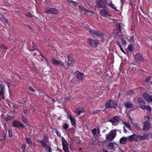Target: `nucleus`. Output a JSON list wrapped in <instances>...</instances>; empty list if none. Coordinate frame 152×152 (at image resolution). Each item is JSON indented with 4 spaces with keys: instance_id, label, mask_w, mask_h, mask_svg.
<instances>
[{
    "instance_id": "1",
    "label": "nucleus",
    "mask_w": 152,
    "mask_h": 152,
    "mask_svg": "<svg viewBox=\"0 0 152 152\" xmlns=\"http://www.w3.org/2000/svg\"><path fill=\"white\" fill-rule=\"evenodd\" d=\"M116 131L115 130L111 131L106 135V140L110 141H112L116 135Z\"/></svg>"
},
{
    "instance_id": "2",
    "label": "nucleus",
    "mask_w": 152,
    "mask_h": 152,
    "mask_svg": "<svg viewBox=\"0 0 152 152\" xmlns=\"http://www.w3.org/2000/svg\"><path fill=\"white\" fill-rule=\"evenodd\" d=\"M106 108H109L110 107L115 108L117 107V105L115 102L114 100H110L106 102L105 103Z\"/></svg>"
},
{
    "instance_id": "3",
    "label": "nucleus",
    "mask_w": 152,
    "mask_h": 152,
    "mask_svg": "<svg viewBox=\"0 0 152 152\" xmlns=\"http://www.w3.org/2000/svg\"><path fill=\"white\" fill-rule=\"evenodd\" d=\"M62 145L64 152H69V149L67 146V141L63 137H61Z\"/></svg>"
},
{
    "instance_id": "4",
    "label": "nucleus",
    "mask_w": 152,
    "mask_h": 152,
    "mask_svg": "<svg viewBox=\"0 0 152 152\" xmlns=\"http://www.w3.org/2000/svg\"><path fill=\"white\" fill-rule=\"evenodd\" d=\"M89 31L91 33V34L94 36H97L99 37H102L103 36V34L98 31L95 30H90Z\"/></svg>"
},
{
    "instance_id": "5",
    "label": "nucleus",
    "mask_w": 152,
    "mask_h": 152,
    "mask_svg": "<svg viewBox=\"0 0 152 152\" xmlns=\"http://www.w3.org/2000/svg\"><path fill=\"white\" fill-rule=\"evenodd\" d=\"M52 62L54 65H57L58 66L61 68L62 66H64V63L62 61H59L54 58H53Z\"/></svg>"
},
{
    "instance_id": "6",
    "label": "nucleus",
    "mask_w": 152,
    "mask_h": 152,
    "mask_svg": "<svg viewBox=\"0 0 152 152\" xmlns=\"http://www.w3.org/2000/svg\"><path fill=\"white\" fill-rule=\"evenodd\" d=\"M88 43L91 47H96L99 44V42L98 40H95L91 39H88Z\"/></svg>"
},
{
    "instance_id": "7",
    "label": "nucleus",
    "mask_w": 152,
    "mask_h": 152,
    "mask_svg": "<svg viewBox=\"0 0 152 152\" xmlns=\"http://www.w3.org/2000/svg\"><path fill=\"white\" fill-rule=\"evenodd\" d=\"M12 125L13 126L16 127H22L26 129L25 126H23V124L20 122L15 120L12 123Z\"/></svg>"
},
{
    "instance_id": "8",
    "label": "nucleus",
    "mask_w": 152,
    "mask_h": 152,
    "mask_svg": "<svg viewBox=\"0 0 152 152\" xmlns=\"http://www.w3.org/2000/svg\"><path fill=\"white\" fill-rule=\"evenodd\" d=\"M142 96L146 101L148 102H152V96L150 95L147 93H144Z\"/></svg>"
},
{
    "instance_id": "9",
    "label": "nucleus",
    "mask_w": 152,
    "mask_h": 152,
    "mask_svg": "<svg viewBox=\"0 0 152 152\" xmlns=\"http://www.w3.org/2000/svg\"><path fill=\"white\" fill-rule=\"evenodd\" d=\"M120 119L117 116L113 117L109 120V121L111 122L113 125L114 126H115L117 123L118 122Z\"/></svg>"
},
{
    "instance_id": "10",
    "label": "nucleus",
    "mask_w": 152,
    "mask_h": 152,
    "mask_svg": "<svg viewBox=\"0 0 152 152\" xmlns=\"http://www.w3.org/2000/svg\"><path fill=\"white\" fill-rule=\"evenodd\" d=\"M134 58L135 60L138 62H142L144 61L142 55L139 53L136 54L134 56Z\"/></svg>"
},
{
    "instance_id": "11",
    "label": "nucleus",
    "mask_w": 152,
    "mask_h": 152,
    "mask_svg": "<svg viewBox=\"0 0 152 152\" xmlns=\"http://www.w3.org/2000/svg\"><path fill=\"white\" fill-rule=\"evenodd\" d=\"M68 65L70 66H73L74 63V60L72 59V55H69L68 56Z\"/></svg>"
},
{
    "instance_id": "12",
    "label": "nucleus",
    "mask_w": 152,
    "mask_h": 152,
    "mask_svg": "<svg viewBox=\"0 0 152 152\" xmlns=\"http://www.w3.org/2000/svg\"><path fill=\"white\" fill-rule=\"evenodd\" d=\"M45 12L53 14H58V10L55 8H50L46 10Z\"/></svg>"
},
{
    "instance_id": "13",
    "label": "nucleus",
    "mask_w": 152,
    "mask_h": 152,
    "mask_svg": "<svg viewBox=\"0 0 152 152\" xmlns=\"http://www.w3.org/2000/svg\"><path fill=\"white\" fill-rule=\"evenodd\" d=\"M100 14L102 16L105 17H109L110 16H111V15L108 13L107 11L104 9H103L100 11Z\"/></svg>"
},
{
    "instance_id": "14",
    "label": "nucleus",
    "mask_w": 152,
    "mask_h": 152,
    "mask_svg": "<svg viewBox=\"0 0 152 152\" xmlns=\"http://www.w3.org/2000/svg\"><path fill=\"white\" fill-rule=\"evenodd\" d=\"M75 75L77 78L80 80H83L84 76L83 73H81L78 71L75 72Z\"/></svg>"
},
{
    "instance_id": "15",
    "label": "nucleus",
    "mask_w": 152,
    "mask_h": 152,
    "mask_svg": "<svg viewBox=\"0 0 152 152\" xmlns=\"http://www.w3.org/2000/svg\"><path fill=\"white\" fill-rule=\"evenodd\" d=\"M128 138L129 141L130 142L137 141V135L135 134H133L130 136L128 137Z\"/></svg>"
},
{
    "instance_id": "16",
    "label": "nucleus",
    "mask_w": 152,
    "mask_h": 152,
    "mask_svg": "<svg viewBox=\"0 0 152 152\" xmlns=\"http://www.w3.org/2000/svg\"><path fill=\"white\" fill-rule=\"evenodd\" d=\"M41 145L45 149L46 151L47 152H52V150L50 146L43 143V142H41Z\"/></svg>"
},
{
    "instance_id": "17",
    "label": "nucleus",
    "mask_w": 152,
    "mask_h": 152,
    "mask_svg": "<svg viewBox=\"0 0 152 152\" xmlns=\"http://www.w3.org/2000/svg\"><path fill=\"white\" fill-rule=\"evenodd\" d=\"M75 112L76 114L77 115V116H78L83 113L84 110L82 107H79L75 110Z\"/></svg>"
},
{
    "instance_id": "18",
    "label": "nucleus",
    "mask_w": 152,
    "mask_h": 152,
    "mask_svg": "<svg viewBox=\"0 0 152 152\" xmlns=\"http://www.w3.org/2000/svg\"><path fill=\"white\" fill-rule=\"evenodd\" d=\"M105 2L103 1H101L99 4H98L97 6L100 8H104L106 7V2L107 1V0H104Z\"/></svg>"
},
{
    "instance_id": "19",
    "label": "nucleus",
    "mask_w": 152,
    "mask_h": 152,
    "mask_svg": "<svg viewBox=\"0 0 152 152\" xmlns=\"http://www.w3.org/2000/svg\"><path fill=\"white\" fill-rule=\"evenodd\" d=\"M138 103L140 106V108L142 109L143 108L145 105V102L142 100V98H139L138 99Z\"/></svg>"
},
{
    "instance_id": "20",
    "label": "nucleus",
    "mask_w": 152,
    "mask_h": 152,
    "mask_svg": "<svg viewBox=\"0 0 152 152\" xmlns=\"http://www.w3.org/2000/svg\"><path fill=\"white\" fill-rule=\"evenodd\" d=\"M143 124V129L145 130H148L150 129V125L149 123H147L146 122H144Z\"/></svg>"
},
{
    "instance_id": "21",
    "label": "nucleus",
    "mask_w": 152,
    "mask_h": 152,
    "mask_svg": "<svg viewBox=\"0 0 152 152\" xmlns=\"http://www.w3.org/2000/svg\"><path fill=\"white\" fill-rule=\"evenodd\" d=\"M128 139V137H122L119 140L120 143L122 144H125L127 142V140Z\"/></svg>"
},
{
    "instance_id": "22",
    "label": "nucleus",
    "mask_w": 152,
    "mask_h": 152,
    "mask_svg": "<svg viewBox=\"0 0 152 152\" xmlns=\"http://www.w3.org/2000/svg\"><path fill=\"white\" fill-rule=\"evenodd\" d=\"M69 118L72 124L73 125H75L76 124V120L73 116L72 115H69Z\"/></svg>"
},
{
    "instance_id": "23",
    "label": "nucleus",
    "mask_w": 152,
    "mask_h": 152,
    "mask_svg": "<svg viewBox=\"0 0 152 152\" xmlns=\"http://www.w3.org/2000/svg\"><path fill=\"white\" fill-rule=\"evenodd\" d=\"M126 108H131L133 107V105L131 102H126L124 104Z\"/></svg>"
},
{
    "instance_id": "24",
    "label": "nucleus",
    "mask_w": 152,
    "mask_h": 152,
    "mask_svg": "<svg viewBox=\"0 0 152 152\" xmlns=\"http://www.w3.org/2000/svg\"><path fill=\"white\" fill-rule=\"evenodd\" d=\"M4 85L3 82L1 83L0 86V92L1 93H4L5 90Z\"/></svg>"
},
{
    "instance_id": "25",
    "label": "nucleus",
    "mask_w": 152,
    "mask_h": 152,
    "mask_svg": "<svg viewBox=\"0 0 152 152\" xmlns=\"http://www.w3.org/2000/svg\"><path fill=\"white\" fill-rule=\"evenodd\" d=\"M48 140V137L47 136H44L43 138V140L40 142L41 144V142H43V143L46 144Z\"/></svg>"
},
{
    "instance_id": "26",
    "label": "nucleus",
    "mask_w": 152,
    "mask_h": 152,
    "mask_svg": "<svg viewBox=\"0 0 152 152\" xmlns=\"http://www.w3.org/2000/svg\"><path fill=\"white\" fill-rule=\"evenodd\" d=\"M80 12L83 13L84 14H85L88 12V11L87 9H85L83 7L82 8L80 7Z\"/></svg>"
},
{
    "instance_id": "27",
    "label": "nucleus",
    "mask_w": 152,
    "mask_h": 152,
    "mask_svg": "<svg viewBox=\"0 0 152 152\" xmlns=\"http://www.w3.org/2000/svg\"><path fill=\"white\" fill-rule=\"evenodd\" d=\"M138 139L140 140H145V137L144 136H142L141 135H137V141H138Z\"/></svg>"
},
{
    "instance_id": "28",
    "label": "nucleus",
    "mask_w": 152,
    "mask_h": 152,
    "mask_svg": "<svg viewBox=\"0 0 152 152\" xmlns=\"http://www.w3.org/2000/svg\"><path fill=\"white\" fill-rule=\"evenodd\" d=\"M26 142H27L29 145H32V142L29 137H27L26 138Z\"/></svg>"
},
{
    "instance_id": "29",
    "label": "nucleus",
    "mask_w": 152,
    "mask_h": 152,
    "mask_svg": "<svg viewBox=\"0 0 152 152\" xmlns=\"http://www.w3.org/2000/svg\"><path fill=\"white\" fill-rule=\"evenodd\" d=\"M144 136L145 137V139H147V137H150L151 136V134L150 133H144Z\"/></svg>"
},
{
    "instance_id": "30",
    "label": "nucleus",
    "mask_w": 152,
    "mask_h": 152,
    "mask_svg": "<svg viewBox=\"0 0 152 152\" xmlns=\"http://www.w3.org/2000/svg\"><path fill=\"white\" fill-rule=\"evenodd\" d=\"M14 118V117L13 116H10L8 115L6 116V117L5 118V119L7 121L9 120L12 119Z\"/></svg>"
},
{
    "instance_id": "31",
    "label": "nucleus",
    "mask_w": 152,
    "mask_h": 152,
    "mask_svg": "<svg viewBox=\"0 0 152 152\" xmlns=\"http://www.w3.org/2000/svg\"><path fill=\"white\" fill-rule=\"evenodd\" d=\"M22 121L25 124H27L28 123L27 119L26 117L23 116L22 117Z\"/></svg>"
},
{
    "instance_id": "32",
    "label": "nucleus",
    "mask_w": 152,
    "mask_h": 152,
    "mask_svg": "<svg viewBox=\"0 0 152 152\" xmlns=\"http://www.w3.org/2000/svg\"><path fill=\"white\" fill-rule=\"evenodd\" d=\"M143 122H146L147 123H149V118L148 116H145L143 120Z\"/></svg>"
},
{
    "instance_id": "33",
    "label": "nucleus",
    "mask_w": 152,
    "mask_h": 152,
    "mask_svg": "<svg viewBox=\"0 0 152 152\" xmlns=\"http://www.w3.org/2000/svg\"><path fill=\"white\" fill-rule=\"evenodd\" d=\"M124 124L126 127L127 128H128L129 129H131V127L130 124L128 122H124Z\"/></svg>"
},
{
    "instance_id": "34",
    "label": "nucleus",
    "mask_w": 152,
    "mask_h": 152,
    "mask_svg": "<svg viewBox=\"0 0 152 152\" xmlns=\"http://www.w3.org/2000/svg\"><path fill=\"white\" fill-rule=\"evenodd\" d=\"M145 109H146L147 110H148L149 111L151 110V107L150 106H145L142 109L144 110Z\"/></svg>"
},
{
    "instance_id": "35",
    "label": "nucleus",
    "mask_w": 152,
    "mask_h": 152,
    "mask_svg": "<svg viewBox=\"0 0 152 152\" xmlns=\"http://www.w3.org/2000/svg\"><path fill=\"white\" fill-rule=\"evenodd\" d=\"M132 48L133 46L132 45H129L128 46L127 50L131 52L132 50Z\"/></svg>"
},
{
    "instance_id": "36",
    "label": "nucleus",
    "mask_w": 152,
    "mask_h": 152,
    "mask_svg": "<svg viewBox=\"0 0 152 152\" xmlns=\"http://www.w3.org/2000/svg\"><path fill=\"white\" fill-rule=\"evenodd\" d=\"M69 127V126L67 124H65L63 125V128L64 129L66 130Z\"/></svg>"
},
{
    "instance_id": "37",
    "label": "nucleus",
    "mask_w": 152,
    "mask_h": 152,
    "mask_svg": "<svg viewBox=\"0 0 152 152\" xmlns=\"http://www.w3.org/2000/svg\"><path fill=\"white\" fill-rule=\"evenodd\" d=\"M54 131L58 136L60 137H61V133L60 132H58L56 129H55Z\"/></svg>"
},
{
    "instance_id": "38",
    "label": "nucleus",
    "mask_w": 152,
    "mask_h": 152,
    "mask_svg": "<svg viewBox=\"0 0 152 152\" xmlns=\"http://www.w3.org/2000/svg\"><path fill=\"white\" fill-rule=\"evenodd\" d=\"M121 39L122 41V43L124 45L126 46V42L124 39L123 37H121Z\"/></svg>"
},
{
    "instance_id": "39",
    "label": "nucleus",
    "mask_w": 152,
    "mask_h": 152,
    "mask_svg": "<svg viewBox=\"0 0 152 152\" xmlns=\"http://www.w3.org/2000/svg\"><path fill=\"white\" fill-rule=\"evenodd\" d=\"M123 24L121 23H120L118 24L117 25V27L119 31H121V28L122 27Z\"/></svg>"
},
{
    "instance_id": "40",
    "label": "nucleus",
    "mask_w": 152,
    "mask_h": 152,
    "mask_svg": "<svg viewBox=\"0 0 152 152\" xmlns=\"http://www.w3.org/2000/svg\"><path fill=\"white\" fill-rule=\"evenodd\" d=\"M41 60L43 61H45L46 62V63L48 65H49V62L47 61L46 58L43 56H42V58H41Z\"/></svg>"
},
{
    "instance_id": "41",
    "label": "nucleus",
    "mask_w": 152,
    "mask_h": 152,
    "mask_svg": "<svg viewBox=\"0 0 152 152\" xmlns=\"http://www.w3.org/2000/svg\"><path fill=\"white\" fill-rule=\"evenodd\" d=\"M108 5L111 7L113 8L115 10H116V8L114 7L113 4L111 2L110 3L108 4Z\"/></svg>"
},
{
    "instance_id": "42",
    "label": "nucleus",
    "mask_w": 152,
    "mask_h": 152,
    "mask_svg": "<svg viewBox=\"0 0 152 152\" xmlns=\"http://www.w3.org/2000/svg\"><path fill=\"white\" fill-rule=\"evenodd\" d=\"M108 146L111 148H114L113 143L112 142L110 143L108 145Z\"/></svg>"
},
{
    "instance_id": "43",
    "label": "nucleus",
    "mask_w": 152,
    "mask_h": 152,
    "mask_svg": "<svg viewBox=\"0 0 152 152\" xmlns=\"http://www.w3.org/2000/svg\"><path fill=\"white\" fill-rule=\"evenodd\" d=\"M91 132H92V133L94 135H95L96 134V129H92Z\"/></svg>"
},
{
    "instance_id": "44",
    "label": "nucleus",
    "mask_w": 152,
    "mask_h": 152,
    "mask_svg": "<svg viewBox=\"0 0 152 152\" xmlns=\"http://www.w3.org/2000/svg\"><path fill=\"white\" fill-rule=\"evenodd\" d=\"M26 148V146L24 144H23L22 145L21 148L23 150V152H25V150Z\"/></svg>"
},
{
    "instance_id": "45",
    "label": "nucleus",
    "mask_w": 152,
    "mask_h": 152,
    "mask_svg": "<svg viewBox=\"0 0 152 152\" xmlns=\"http://www.w3.org/2000/svg\"><path fill=\"white\" fill-rule=\"evenodd\" d=\"M3 83L4 85H6L9 88L11 86V85L8 83L6 82H3Z\"/></svg>"
},
{
    "instance_id": "46",
    "label": "nucleus",
    "mask_w": 152,
    "mask_h": 152,
    "mask_svg": "<svg viewBox=\"0 0 152 152\" xmlns=\"http://www.w3.org/2000/svg\"><path fill=\"white\" fill-rule=\"evenodd\" d=\"M26 16L29 18H31L33 17L32 14L30 12L27 13Z\"/></svg>"
},
{
    "instance_id": "47",
    "label": "nucleus",
    "mask_w": 152,
    "mask_h": 152,
    "mask_svg": "<svg viewBox=\"0 0 152 152\" xmlns=\"http://www.w3.org/2000/svg\"><path fill=\"white\" fill-rule=\"evenodd\" d=\"M8 134H9V137H10L12 136V131L11 130H9L8 131Z\"/></svg>"
},
{
    "instance_id": "48",
    "label": "nucleus",
    "mask_w": 152,
    "mask_h": 152,
    "mask_svg": "<svg viewBox=\"0 0 152 152\" xmlns=\"http://www.w3.org/2000/svg\"><path fill=\"white\" fill-rule=\"evenodd\" d=\"M68 2H69L70 3H72L73 5L75 6L77 5V4L76 2L74 1H73L72 0H69Z\"/></svg>"
},
{
    "instance_id": "49",
    "label": "nucleus",
    "mask_w": 152,
    "mask_h": 152,
    "mask_svg": "<svg viewBox=\"0 0 152 152\" xmlns=\"http://www.w3.org/2000/svg\"><path fill=\"white\" fill-rule=\"evenodd\" d=\"M0 47L3 49H7V48L4 45L2 44L0 45Z\"/></svg>"
},
{
    "instance_id": "50",
    "label": "nucleus",
    "mask_w": 152,
    "mask_h": 152,
    "mask_svg": "<svg viewBox=\"0 0 152 152\" xmlns=\"http://www.w3.org/2000/svg\"><path fill=\"white\" fill-rule=\"evenodd\" d=\"M0 19L4 23H6L7 22V20L5 18H3V17Z\"/></svg>"
},
{
    "instance_id": "51",
    "label": "nucleus",
    "mask_w": 152,
    "mask_h": 152,
    "mask_svg": "<svg viewBox=\"0 0 152 152\" xmlns=\"http://www.w3.org/2000/svg\"><path fill=\"white\" fill-rule=\"evenodd\" d=\"M151 77H150V76L147 78L145 79V81L146 82H148L149 81H150L151 80Z\"/></svg>"
},
{
    "instance_id": "52",
    "label": "nucleus",
    "mask_w": 152,
    "mask_h": 152,
    "mask_svg": "<svg viewBox=\"0 0 152 152\" xmlns=\"http://www.w3.org/2000/svg\"><path fill=\"white\" fill-rule=\"evenodd\" d=\"M116 42H117V45L119 46V48L121 47V43L120 42H119L118 41H117Z\"/></svg>"
},
{
    "instance_id": "53",
    "label": "nucleus",
    "mask_w": 152,
    "mask_h": 152,
    "mask_svg": "<svg viewBox=\"0 0 152 152\" xmlns=\"http://www.w3.org/2000/svg\"><path fill=\"white\" fill-rule=\"evenodd\" d=\"M101 1V0H96V5Z\"/></svg>"
},
{
    "instance_id": "54",
    "label": "nucleus",
    "mask_w": 152,
    "mask_h": 152,
    "mask_svg": "<svg viewBox=\"0 0 152 152\" xmlns=\"http://www.w3.org/2000/svg\"><path fill=\"white\" fill-rule=\"evenodd\" d=\"M29 90L33 92L34 91H35L31 87H29Z\"/></svg>"
},
{
    "instance_id": "55",
    "label": "nucleus",
    "mask_w": 152,
    "mask_h": 152,
    "mask_svg": "<svg viewBox=\"0 0 152 152\" xmlns=\"http://www.w3.org/2000/svg\"><path fill=\"white\" fill-rule=\"evenodd\" d=\"M120 48L121 50L124 53H125V52L124 51V50L121 47Z\"/></svg>"
},
{
    "instance_id": "56",
    "label": "nucleus",
    "mask_w": 152,
    "mask_h": 152,
    "mask_svg": "<svg viewBox=\"0 0 152 152\" xmlns=\"http://www.w3.org/2000/svg\"><path fill=\"white\" fill-rule=\"evenodd\" d=\"M24 113L26 114H27L28 113L27 112V110H24Z\"/></svg>"
},
{
    "instance_id": "57",
    "label": "nucleus",
    "mask_w": 152,
    "mask_h": 152,
    "mask_svg": "<svg viewBox=\"0 0 152 152\" xmlns=\"http://www.w3.org/2000/svg\"><path fill=\"white\" fill-rule=\"evenodd\" d=\"M130 41H133V40H134L133 37H130Z\"/></svg>"
},
{
    "instance_id": "58",
    "label": "nucleus",
    "mask_w": 152,
    "mask_h": 152,
    "mask_svg": "<svg viewBox=\"0 0 152 152\" xmlns=\"http://www.w3.org/2000/svg\"><path fill=\"white\" fill-rule=\"evenodd\" d=\"M127 132V130L125 129V127H124V133H126Z\"/></svg>"
},
{
    "instance_id": "59",
    "label": "nucleus",
    "mask_w": 152,
    "mask_h": 152,
    "mask_svg": "<svg viewBox=\"0 0 152 152\" xmlns=\"http://www.w3.org/2000/svg\"><path fill=\"white\" fill-rule=\"evenodd\" d=\"M3 17V15L0 13V19L1 18Z\"/></svg>"
},
{
    "instance_id": "60",
    "label": "nucleus",
    "mask_w": 152,
    "mask_h": 152,
    "mask_svg": "<svg viewBox=\"0 0 152 152\" xmlns=\"http://www.w3.org/2000/svg\"><path fill=\"white\" fill-rule=\"evenodd\" d=\"M92 3L91 1H90L89 2V5H92Z\"/></svg>"
},
{
    "instance_id": "61",
    "label": "nucleus",
    "mask_w": 152,
    "mask_h": 152,
    "mask_svg": "<svg viewBox=\"0 0 152 152\" xmlns=\"http://www.w3.org/2000/svg\"><path fill=\"white\" fill-rule=\"evenodd\" d=\"M65 99L66 100H69V98L68 97H67Z\"/></svg>"
},
{
    "instance_id": "62",
    "label": "nucleus",
    "mask_w": 152,
    "mask_h": 152,
    "mask_svg": "<svg viewBox=\"0 0 152 152\" xmlns=\"http://www.w3.org/2000/svg\"><path fill=\"white\" fill-rule=\"evenodd\" d=\"M97 112V111H93L92 113L93 114H94L95 113H96Z\"/></svg>"
},
{
    "instance_id": "63",
    "label": "nucleus",
    "mask_w": 152,
    "mask_h": 152,
    "mask_svg": "<svg viewBox=\"0 0 152 152\" xmlns=\"http://www.w3.org/2000/svg\"><path fill=\"white\" fill-rule=\"evenodd\" d=\"M53 102H56V101L54 99H53Z\"/></svg>"
},
{
    "instance_id": "64",
    "label": "nucleus",
    "mask_w": 152,
    "mask_h": 152,
    "mask_svg": "<svg viewBox=\"0 0 152 152\" xmlns=\"http://www.w3.org/2000/svg\"><path fill=\"white\" fill-rule=\"evenodd\" d=\"M132 152H136L135 151L133 150L132 151Z\"/></svg>"
}]
</instances>
